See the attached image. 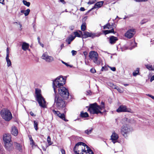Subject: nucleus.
Wrapping results in <instances>:
<instances>
[{"label":"nucleus","mask_w":154,"mask_h":154,"mask_svg":"<svg viewBox=\"0 0 154 154\" xmlns=\"http://www.w3.org/2000/svg\"><path fill=\"white\" fill-rule=\"evenodd\" d=\"M11 135L8 134H5L3 136V140L4 143H6L12 141L11 140Z\"/></svg>","instance_id":"nucleus-15"},{"label":"nucleus","mask_w":154,"mask_h":154,"mask_svg":"<svg viewBox=\"0 0 154 154\" xmlns=\"http://www.w3.org/2000/svg\"><path fill=\"white\" fill-rule=\"evenodd\" d=\"M103 32L104 34L105 35L107 34L110 33H114V29L113 28L111 29V30H106L103 31Z\"/></svg>","instance_id":"nucleus-31"},{"label":"nucleus","mask_w":154,"mask_h":154,"mask_svg":"<svg viewBox=\"0 0 154 154\" xmlns=\"http://www.w3.org/2000/svg\"><path fill=\"white\" fill-rule=\"evenodd\" d=\"M61 152L62 154H66L65 151L64 149H62L61 150Z\"/></svg>","instance_id":"nucleus-53"},{"label":"nucleus","mask_w":154,"mask_h":154,"mask_svg":"<svg viewBox=\"0 0 154 154\" xmlns=\"http://www.w3.org/2000/svg\"><path fill=\"white\" fill-rule=\"evenodd\" d=\"M30 115L32 116H35V115L31 111L30 112Z\"/></svg>","instance_id":"nucleus-52"},{"label":"nucleus","mask_w":154,"mask_h":154,"mask_svg":"<svg viewBox=\"0 0 154 154\" xmlns=\"http://www.w3.org/2000/svg\"><path fill=\"white\" fill-rule=\"evenodd\" d=\"M146 68L149 70L153 71V67L152 65H146Z\"/></svg>","instance_id":"nucleus-35"},{"label":"nucleus","mask_w":154,"mask_h":154,"mask_svg":"<svg viewBox=\"0 0 154 154\" xmlns=\"http://www.w3.org/2000/svg\"><path fill=\"white\" fill-rule=\"evenodd\" d=\"M116 90H117V91L120 93H122L123 92L122 91V90L120 88H119L118 87H117Z\"/></svg>","instance_id":"nucleus-51"},{"label":"nucleus","mask_w":154,"mask_h":154,"mask_svg":"<svg viewBox=\"0 0 154 154\" xmlns=\"http://www.w3.org/2000/svg\"><path fill=\"white\" fill-rule=\"evenodd\" d=\"M11 133L12 134L15 136H16L18 134V131L17 128L15 126H13L12 127L11 131Z\"/></svg>","instance_id":"nucleus-20"},{"label":"nucleus","mask_w":154,"mask_h":154,"mask_svg":"<svg viewBox=\"0 0 154 154\" xmlns=\"http://www.w3.org/2000/svg\"><path fill=\"white\" fill-rule=\"evenodd\" d=\"M58 88L59 94L64 99H68L69 95L68 90L63 86Z\"/></svg>","instance_id":"nucleus-7"},{"label":"nucleus","mask_w":154,"mask_h":154,"mask_svg":"<svg viewBox=\"0 0 154 154\" xmlns=\"http://www.w3.org/2000/svg\"><path fill=\"white\" fill-rule=\"evenodd\" d=\"M135 31L134 29H131L127 31L125 34V36L128 38H131L133 37L135 33Z\"/></svg>","instance_id":"nucleus-10"},{"label":"nucleus","mask_w":154,"mask_h":154,"mask_svg":"<svg viewBox=\"0 0 154 154\" xmlns=\"http://www.w3.org/2000/svg\"><path fill=\"white\" fill-rule=\"evenodd\" d=\"M101 105V106H99L96 103L91 104L89 105L88 111L91 114H98L100 113L102 114V112L100 110L105 108V103L102 101Z\"/></svg>","instance_id":"nucleus-1"},{"label":"nucleus","mask_w":154,"mask_h":154,"mask_svg":"<svg viewBox=\"0 0 154 154\" xmlns=\"http://www.w3.org/2000/svg\"><path fill=\"white\" fill-rule=\"evenodd\" d=\"M14 145L17 149L19 150L20 151H21L22 146L20 145V144L18 143L17 142H14Z\"/></svg>","instance_id":"nucleus-24"},{"label":"nucleus","mask_w":154,"mask_h":154,"mask_svg":"<svg viewBox=\"0 0 154 154\" xmlns=\"http://www.w3.org/2000/svg\"><path fill=\"white\" fill-rule=\"evenodd\" d=\"M111 38V39H112V38H116V37H115L113 36H112L111 37H110V38Z\"/></svg>","instance_id":"nucleus-62"},{"label":"nucleus","mask_w":154,"mask_h":154,"mask_svg":"<svg viewBox=\"0 0 154 154\" xmlns=\"http://www.w3.org/2000/svg\"><path fill=\"white\" fill-rule=\"evenodd\" d=\"M139 72V70L138 68L135 71V72H134L133 73V75L134 76H136L138 74V73Z\"/></svg>","instance_id":"nucleus-38"},{"label":"nucleus","mask_w":154,"mask_h":154,"mask_svg":"<svg viewBox=\"0 0 154 154\" xmlns=\"http://www.w3.org/2000/svg\"><path fill=\"white\" fill-rule=\"evenodd\" d=\"M80 10L82 11H85V9L83 7H81L80 8Z\"/></svg>","instance_id":"nucleus-57"},{"label":"nucleus","mask_w":154,"mask_h":154,"mask_svg":"<svg viewBox=\"0 0 154 154\" xmlns=\"http://www.w3.org/2000/svg\"><path fill=\"white\" fill-rule=\"evenodd\" d=\"M93 130V128H91L86 130L85 132V134H91Z\"/></svg>","instance_id":"nucleus-28"},{"label":"nucleus","mask_w":154,"mask_h":154,"mask_svg":"<svg viewBox=\"0 0 154 154\" xmlns=\"http://www.w3.org/2000/svg\"><path fill=\"white\" fill-rule=\"evenodd\" d=\"M4 144L5 148L8 151H11L14 149L12 141L5 143Z\"/></svg>","instance_id":"nucleus-13"},{"label":"nucleus","mask_w":154,"mask_h":154,"mask_svg":"<svg viewBox=\"0 0 154 154\" xmlns=\"http://www.w3.org/2000/svg\"><path fill=\"white\" fill-rule=\"evenodd\" d=\"M137 43L135 42V41L134 40H133L131 41L130 44L131 46V47H124V48L125 50L130 49L131 50L137 46Z\"/></svg>","instance_id":"nucleus-18"},{"label":"nucleus","mask_w":154,"mask_h":154,"mask_svg":"<svg viewBox=\"0 0 154 154\" xmlns=\"http://www.w3.org/2000/svg\"><path fill=\"white\" fill-rule=\"evenodd\" d=\"M16 23L18 24L19 27H20V28H19V30L20 31L22 29V24H20V23H18L17 22H16Z\"/></svg>","instance_id":"nucleus-44"},{"label":"nucleus","mask_w":154,"mask_h":154,"mask_svg":"<svg viewBox=\"0 0 154 154\" xmlns=\"http://www.w3.org/2000/svg\"><path fill=\"white\" fill-rule=\"evenodd\" d=\"M6 59L7 63V66L9 67L11 65V60L9 58V57H6Z\"/></svg>","instance_id":"nucleus-30"},{"label":"nucleus","mask_w":154,"mask_h":154,"mask_svg":"<svg viewBox=\"0 0 154 154\" xmlns=\"http://www.w3.org/2000/svg\"><path fill=\"white\" fill-rule=\"evenodd\" d=\"M108 69L107 67L106 66H103L101 69L102 71L107 70Z\"/></svg>","instance_id":"nucleus-43"},{"label":"nucleus","mask_w":154,"mask_h":154,"mask_svg":"<svg viewBox=\"0 0 154 154\" xmlns=\"http://www.w3.org/2000/svg\"><path fill=\"white\" fill-rule=\"evenodd\" d=\"M1 115L2 118L6 121H9L12 118L11 112L9 110L6 109H3L1 111Z\"/></svg>","instance_id":"nucleus-5"},{"label":"nucleus","mask_w":154,"mask_h":154,"mask_svg":"<svg viewBox=\"0 0 154 154\" xmlns=\"http://www.w3.org/2000/svg\"><path fill=\"white\" fill-rule=\"evenodd\" d=\"M84 149H83L84 151L83 152H84L86 153V150H85V147H86V148L87 149V152L89 154H94L93 152L92 151V150H91V149L87 145L85 144V145H84Z\"/></svg>","instance_id":"nucleus-21"},{"label":"nucleus","mask_w":154,"mask_h":154,"mask_svg":"<svg viewBox=\"0 0 154 154\" xmlns=\"http://www.w3.org/2000/svg\"><path fill=\"white\" fill-rule=\"evenodd\" d=\"M38 42L39 43L40 45L42 47H44V45L41 42H40V39H38Z\"/></svg>","instance_id":"nucleus-50"},{"label":"nucleus","mask_w":154,"mask_h":154,"mask_svg":"<svg viewBox=\"0 0 154 154\" xmlns=\"http://www.w3.org/2000/svg\"><path fill=\"white\" fill-rule=\"evenodd\" d=\"M118 39H109V42L111 45L115 44Z\"/></svg>","instance_id":"nucleus-33"},{"label":"nucleus","mask_w":154,"mask_h":154,"mask_svg":"<svg viewBox=\"0 0 154 154\" xmlns=\"http://www.w3.org/2000/svg\"><path fill=\"white\" fill-rule=\"evenodd\" d=\"M103 1H100L97 2L96 3L95 5H94V6L91 9L89 10L88 12L87 13H89L90 11H91L92 10L95 9V8H100L102 7V6L103 5Z\"/></svg>","instance_id":"nucleus-14"},{"label":"nucleus","mask_w":154,"mask_h":154,"mask_svg":"<svg viewBox=\"0 0 154 154\" xmlns=\"http://www.w3.org/2000/svg\"><path fill=\"white\" fill-rule=\"evenodd\" d=\"M80 116L82 118H86L88 116V114L87 112H82L80 113Z\"/></svg>","instance_id":"nucleus-27"},{"label":"nucleus","mask_w":154,"mask_h":154,"mask_svg":"<svg viewBox=\"0 0 154 154\" xmlns=\"http://www.w3.org/2000/svg\"><path fill=\"white\" fill-rule=\"evenodd\" d=\"M4 1V0H0V3L3 4Z\"/></svg>","instance_id":"nucleus-61"},{"label":"nucleus","mask_w":154,"mask_h":154,"mask_svg":"<svg viewBox=\"0 0 154 154\" xmlns=\"http://www.w3.org/2000/svg\"><path fill=\"white\" fill-rule=\"evenodd\" d=\"M110 86L111 87H112V88L114 89H116L118 87V86H116V85H115L112 83H111L110 84Z\"/></svg>","instance_id":"nucleus-40"},{"label":"nucleus","mask_w":154,"mask_h":154,"mask_svg":"<svg viewBox=\"0 0 154 154\" xmlns=\"http://www.w3.org/2000/svg\"><path fill=\"white\" fill-rule=\"evenodd\" d=\"M96 2V0H89L87 3L88 5H91L94 4Z\"/></svg>","instance_id":"nucleus-39"},{"label":"nucleus","mask_w":154,"mask_h":154,"mask_svg":"<svg viewBox=\"0 0 154 154\" xmlns=\"http://www.w3.org/2000/svg\"><path fill=\"white\" fill-rule=\"evenodd\" d=\"M84 54L85 55V56L86 55H87V53L86 52H84Z\"/></svg>","instance_id":"nucleus-64"},{"label":"nucleus","mask_w":154,"mask_h":154,"mask_svg":"<svg viewBox=\"0 0 154 154\" xmlns=\"http://www.w3.org/2000/svg\"><path fill=\"white\" fill-rule=\"evenodd\" d=\"M110 69L113 71H115L116 70V68L115 67H111V66H109Z\"/></svg>","instance_id":"nucleus-48"},{"label":"nucleus","mask_w":154,"mask_h":154,"mask_svg":"<svg viewBox=\"0 0 154 154\" xmlns=\"http://www.w3.org/2000/svg\"><path fill=\"white\" fill-rule=\"evenodd\" d=\"M63 47H64V44H61V48H62Z\"/></svg>","instance_id":"nucleus-63"},{"label":"nucleus","mask_w":154,"mask_h":154,"mask_svg":"<svg viewBox=\"0 0 154 154\" xmlns=\"http://www.w3.org/2000/svg\"><path fill=\"white\" fill-rule=\"evenodd\" d=\"M116 111L118 112H132V111L131 109L127 108L125 106L123 105L120 106L116 110Z\"/></svg>","instance_id":"nucleus-9"},{"label":"nucleus","mask_w":154,"mask_h":154,"mask_svg":"<svg viewBox=\"0 0 154 154\" xmlns=\"http://www.w3.org/2000/svg\"><path fill=\"white\" fill-rule=\"evenodd\" d=\"M136 2H142V0H134Z\"/></svg>","instance_id":"nucleus-60"},{"label":"nucleus","mask_w":154,"mask_h":154,"mask_svg":"<svg viewBox=\"0 0 154 154\" xmlns=\"http://www.w3.org/2000/svg\"><path fill=\"white\" fill-rule=\"evenodd\" d=\"M86 28V23H83L81 26V29L82 31H85Z\"/></svg>","instance_id":"nucleus-29"},{"label":"nucleus","mask_w":154,"mask_h":154,"mask_svg":"<svg viewBox=\"0 0 154 154\" xmlns=\"http://www.w3.org/2000/svg\"><path fill=\"white\" fill-rule=\"evenodd\" d=\"M118 138V135L114 132L112 133V134L111 136V139L114 143L116 142V140H117Z\"/></svg>","instance_id":"nucleus-19"},{"label":"nucleus","mask_w":154,"mask_h":154,"mask_svg":"<svg viewBox=\"0 0 154 154\" xmlns=\"http://www.w3.org/2000/svg\"><path fill=\"white\" fill-rule=\"evenodd\" d=\"M23 4L25 5L27 7H29L30 3L29 2H27L26 1L23 0Z\"/></svg>","instance_id":"nucleus-36"},{"label":"nucleus","mask_w":154,"mask_h":154,"mask_svg":"<svg viewBox=\"0 0 154 154\" xmlns=\"http://www.w3.org/2000/svg\"><path fill=\"white\" fill-rule=\"evenodd\" d=\"M65 83V80L62 76L57 77L53 82V87L55 93H56V88L63 86Z\"/></svg>","instance_id":"nucleus-2"},{"label":"nucleus","mask_w":154,"mask_h":154,"mask_svg":"<svg viewBox=\"0 0 154 154\" xmlns=\"http://www.w3.org/2000/svg\"><path fill=\"white\" fill-rule=\"evenodd\" d=\"M35 94H36V100L39 104V106L43 108H46V102L45 99L40 94V90L36 89Z\"/></svg>","instance_id":"nucleus-4"},{"label":"nucleus","mask_w":154,"mask_h":154,"mask_svg":"<svg viewBox=\"0 0 154 154\" xmlns=\"http://www.w3.org/2000/svg\"><path fill=\"white\" fill-rule=\"evenodd\" d=\"M34 127L35 128V129L36 130H37L38 129V123L37 122L35 121H34Z\"/></svg>","instance_id":"nucleus-37"},{"label":"nucleus","mask_w":154,"mask_h":154,"mask_svg":"<svg viewBox=\"0 0 154 154\" xmlns=\"http://www.w3.org/2000/svg\"><path fill=\"white\" fill-rule=\"evenodd\" d=\"M30 140L32 141L31 143V144H32V145H33L34 142V141L32 139H31V140L30 139Z\"/></svg>","instance_id":"nucleus-58"},{"label":"nucleus","mask_w":154,"mask_h":154,"mask_svg":"<svg viewBox=\"0 0 154 154\" xmlns=\"http://www.w3.org/2000/svg\"><path fill=\"white\" fill-rule=\"evenodd\" d=\"M147 20H144L142 21V22H141V24H144V23L147 22Z\"/></svg>","instance_id":"nucleus-54"},{"label":"nucleus","mask_w":154,"mask_h":154,"mask_svg":"<svg viewBox=\"0 0 154 154\" xmlns=\"http://www.w3.org/2000/svg\"><path fill=\"white\" fill-rule=\"evenodd\" d=\"M100 35V34L97 33H92L88 32H85L83 35L85 38L91 37L93 38L95 37H98Z\"/></svg>","instance_id":"nucleus-12"},{"label":"nucleus","mask_w":154,"mask_h":154,"mask_svg":"<svg viewBox=\"0 0 154 154\" xmlns=\"http://www.w3.org/2000/svg\"><path fill=\"white\" fill-rule=\"evenodd\" d=\"M71 53L72 54V55L73 56H74L76 54L77 52L76 51H74V50H72L71 51Z\"/></svg>","instance_id":"nucleus-47"},{"label":"nucleus","mask_w":154,"mask_h":154,"mask_svg":"<svg viewBox=\"0 0 154 154\" xmlns=\"http://www.w3.org/2000/svg\"><path fill=\"white\" fill-rule=\"evenodd\" d=\"M154 80V75L151 77V78L150 79V81L151 82H152Z\"/></svg>","instance_id":"nucleus-55"},{"label":"nucleus","mask_w":154,"mask_h":154,"mask_svg":"<svg viewBox=\"0 0 154 154\" xmlns=\"http://www.w3.org/2000/svg\"><path fill=\"white\" fill-rule=\"evenodd\" d=\"M74 36L69 38H75L76 37L79 38L81 37L82 35V33L80 30H79L73 33Z\"/></svg>","instance_id":"nucleus-17"},{"label":"nucleus","mask_w":154,"mask_h":154,"mask_svg":"<svg viewBox=\"0 0 154 154\" xmlns=\"http://www.w3.org/2000/svg\"><path fill=\"white\" fill-rule=\"evenodd\" d=\"M59 117L66 122H67L68 121L65 118V115L64 113H61L59 116Z\"/></svg>","instance_id":"nucleus-32"},{"label":"nucleus","mask_w":154,"mask_h":154,"mask_svg":"<svg viewBox=\"0 0 154 154\" xmlns=\"http://www.w3.org/2000/svg\"><path fill=\"white\" fill-rule=\"evenodd\" d=\"M91 72L93 73H94L96 72V70L94 69L91 68L90 70Z\"/></svg>","instance_id":"nucleus-49"},{"label":"nucleus","mask_w":154,"mask_h":154,"mask_svg":"<svg viewBox=\"0 0 154 154\" xmlns=\"http://www.w3.org/2000/svg\"><path fill=\"white\" fill-rule=\"evenodd\" d=\"M130 131V129L129 126L126 125H124L121 129V134L125 137V135L127 134Z\"/></svg>","instance_id":"nucleus-11"},{"label":"nucleus","mask_w":154,"mask_h":154,"mask_svg":"<svg viewBox=\"0 0 154 154\" xmlns=\"http://www.w3.org/2000/svg\"><path fill=\"white\" fill-rule=\"evenodd\" d=\"M61 61L64 64L67 66H70L71 67H72V66L69 65L67 63L64 62L62 60H61Z\"/></svg>","instance_id":"nucleus-41"},{"label":"nucleus","mask_w":154,"mask_h":154,"mask_svg":"<svg viewBox=\"0 0 154 154\" xmlns=\"http://www.w3.org/2000/svg\"><path fill=\"white\" fill-rule=\"evenodd\" d=\"M74 39H67L66 42L68 43V44H70L71 42H72Z\"/></svg>","instance_id":"nucleus-42"},{"label":"nucleus","mask_w":154,"mask_h":154,"mask_svg":"<svg viewBox=\"0 0 154 154\" xmlns=\"http://www.w3.org/2000/svg\"><path fill=\"white\" fill-rule=\"evenodd\" d=\"M93 62L97 65H100L102 62V60L100 58H99V57H97L94 59L93 60Z\"/></svg>","instance_id":"nucleus-23"},{"label":"nucleus","mask_w":154,"mask_h":154,"mask_svg":"<svg viewBox=\"0 0 154 154\" xmlns=\"http://www.w3.org/2000/svg\"><path fill=\"white\" fill-rule=\"evenodd\" d=\"M147 95L148 96L151 97V98H152V99H153V98H154V96H152V95L150 94H147Z\"/></svg>","instance_id":"nucleus-56"},{"label":"nucleus","mask_w":154,"mask_h":154,"mask_svg":"<svg viewBox=\"0 0 154 154\" xmlns=\"http://www.w3.org/2000/svg\"><path fill=\"white\" fill-rule=\"evenodd\" d=\"M98 53L97 52L95 51H91L89 53V55L90 58L92 60L98 57Z\"/></svg>","instance_id":"nucleus-16"},{"label":"nucleus","mask_w":154,"mask_h":154,"mask_svg":"<svg viewBox=\"0 0 154 154\" xmlns=\"http://www.w3.org/2000/svg\"><path fill=\"white\" fill-rule=\"evenodd\" d=\"M113 28V25H110L109 23L103 26V29H110Z\"/></svg>","instance_id":"nucleus-26"},{"label":"nucleus","mask_w":154,"mask_h":154,"mask_svg":"<svg viewBox=\"0 0 154 154\" xmlns=\"http://www.w3.org/2000/svg\"><path fill=\"white\" fill-rule=\"evenodd\" d=\"M9 49L8 48H7L6 49V57H9Z\"/></svg>","instance_id":"nucleus-46"},{"label":"nucleus","mask_w":154,"mask_h":154,"mask_svg":"<svg viewBox=\"0 0 154 154\" xmlns=\"http://www.w3.org/2000/svg\"><path fill=\"white\" fill-rule=\"evenodd\" d=\"M54 96V104L57 108L60 109L64 108L66 106V104L63 100L55 93Z\"/></svg>","instance_id":"nucleus-3"},{"label":"nucleus","mask_w":154,"mask_h":154,"mask_svg":"<svg viewBox=\"0 0 154 154\" xmlns=\"http://www.w3.org/2000/svg\"><path fill=\"white\" fill-rule=\"evenodd\" d=\"M60 2L62 3L63 4H65V3L64 0H60Z\"/></svg>","instance_id":"nucleus-59"},{"label":"nucleus","mask_w":154,"mask_h":154,"mask_svg":"<svg viewBox=\"0 0 154 154\" xmlns=\"http://www.w3.org/2000/svg\"><path fill=\"white\" fill-rule=\"evenodd\" d=\"M42 57V59L49 63L51 62L54 60V58L51 56L48 55L47 52L44 53Z\"/></svg>","instance_id":"nucleus-8"},{"label":"nucleus","mask_w":154,"mask_h":154,"mask_svg":"<svg viewBox=\"0 0 154 154\" xmlns=\"http://www.w3.org/2000/svg\"><path fill=\"white\" fill-rule=\"evenodd\" d=\"M21 13L24 14L25 16H27L29 15L30 12V10L29 9H27L26 10H22L20 11Z\"/></svg>","instance_id":"nucleus-25"},{"label":"nucleus","mask_w":154,"mask_h":154,"mask_svg":"<svg viewBox=\"0 0 154 154\" xmlns=\"http://www.w3.org/2000/svg\"><path fill=\"white\" fill-rule=\"evenodd\" d=\"M52 112L54 113L55 115H57L58 113H59V112H60L58 111H55L54 110H53Z\"/></svg>","instance_id":"nucleus-45"},{"label":"nucleus","mask_w":154,"mask_h":154,"mask_svg":"<svg viewBox=\"0 0 154 154\" xmlns=\"http://www.w3.org/2000/svg\"><path fill=\"white\" fill-rule=\"evenodd\" d=\"M85 144L82 142H79L76 143L73 148V151L75 154H83L84 151L82 146H84Z\"/></svg>","instance_id":"nucleus-6"},{"label":"nucleus","mask_w":154,"mask_h":154,"mask_svg":"<svg viewBox=\"0 0 154 154\" xmlns=\"http://www.w3.org/2000/svg\"><path fill=\"white\" fill-rule=\"evenodd\" d=\"M29 46V45L28 44L25 42H23L22 45V49L23 50L26 51L28 49Z\"/></svg>","instance_id":"nucleus-22"},{"label":"nucleus","mask_w":154,"mask_h":154,"mask_svg":"<svg viewBox=\"0 0 154 154\" xmlns=\"http://www.w3.org/2000/svg\"><path fill=\"white\" fill-rule=\"evenodd\" d=\"M47 141L49 145L50 146L53 144V142L51 141V139L50 136H48L47 139Z\"/></svg>","instance_id":"nucleus-34"}]
</instances>
